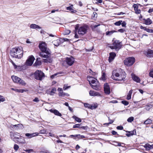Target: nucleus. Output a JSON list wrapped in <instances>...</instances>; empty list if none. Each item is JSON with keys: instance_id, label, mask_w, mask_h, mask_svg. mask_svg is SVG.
Returning <instances> with one entry per match:
<instances>
[{"instance_id": "nucleus-1", "label": "nucleus", "mask_w": 153, "mask_h": 153, "mask_svg": "<svg viewBox=\"0 0 153 153\" xmlns=\"http://www.w3.org/2000/svg\"><path fill=\"white\" fill-rule=\"evenodd\" d=\"M112 74V78L116 80H123L126 77L125 72L120 68L118 69L113 71Z\"/></svg>"}, {"instance_id": "nucleus-2", "label": "nucleus", "mask_w": 153, "mask_h": 153, "mask_svg": "<svg viewBox=\"0 0 153 153\" xmlns=\"http://www.w3.org/2000/svg\"><path fill=\"white\" fill-rule=\"evenodd\" d=\"M23 53V48L21 47L13 48L10 52L11 56L12 57L18 59L22 57Z\"/></svg>"}, {"instance_id": "nucleus-3", "label": "nucleus", "mask_w": 153, "mask_h": 153, "mask_svg": "<svg viewBox=\"0 0 153 153\" xmlns=\"http://www.w3.org/2000/svg\"><path fill=\"white\" fill-rule=\"evenodd\" d=\"M87 78L88 81L93 89L96 90H100L101 89V87L100 84L96 79L90 76H88Z\"/></svg>"}, {"instance_id": "nucleus-4", "label": "nucleus", "mask_w": 153, "mask_h": 153, "mask_svg": "<svg viewBox=\"0 0 153 153\" xmlns=\"http://www.w3.org/2000/svg\"><path fill=\"white\" fill-rule=\"evenodd\" d=\"M39 47L42 52H45V53L48 54H51V51L50 49L47 48V45L45 42L43 41L40 42Z\"/></svg>"}, {"instance_id": "nucleus-5", "label": "nucleus", "mask_w": 153, "mask_h": 153, "mask_svg": "<svg viewBox=\"0 0 153 153\" xmlns=\"http://www.w3.org/2000/svg\"><path fill=\"white\" fill-rule=\"evenodd\" d=\"M10 136L11 138L16 143H25V141H22L21 136L17 133H12L10 134Z\"/></svg>"}, {"instance_id": "nucleus-6", "label": "nucleus", "mask_w": 153, "mask_h": 153, "mask_svg": "<svg viewBox=\"0 0 153 153\" xmlns=\"http://www.w3.org/2000/svg\"><path fill=\"white\" fill-rule=\"evenodd\" d=\"M88 29L87 26H83L79 27L77 25L75 28L76 31L77 32L78 34L80 35H83L85 34Z\"/></svg>"}, {"instance_id": "nucleus-7", "label": "nucleus", "mask_w": 153, "mask_h": 153, "mask_svg": "<svg viewBox=\"0 0 153 153\" xmlns=\"http://www.w3.org/2000/svg\"><path fill=\"white\" fill-rule=\"evenodd\" d=\"M122 46L121 43L119 40H116L113 43L112 45L110 46L111 49H115L116 51L119 50Z\"/></svg>"}, {"instance_id": "nucleus-8", "label": "nucleus", "mask_w": 153, "mask_h": 153, "mask_svg": "<svg viewBox=\"0 0 153 153\" xmlns=\"http://www.w3.org/2000/svg\"><path fill=\"white\" fill-rule=\"evenodd\" d=\"M35 78L37 80H41L45 77V74L42 71L38 70L34 73Z\"/></svg>"}, {"instance_id": "nucleus-9", "label": "nucleus", "mask_w": 153, "mask_h": 153, "mask_svg": "<svg viewBox=\"0 0 153 153\" xmlns=\"http://www.w3.org/2000/svg\"><path fill=\"white\" fill-rule=\"evenodd\" d=\"M135 62V59L134 57H129L126 59L124 61V64L127 66L132 65Z\"/></svg>"}, {"instance_id": "nucleus-10", "label": "nucleus", "mask_w": 153, "mask_h": 153, "mask_svg": "<svg viewBox=\"0 0 153 153\" xmlns=\"http://www.w3.org/2000/svg\"><path fill=\"white\" fill-rule=\"evenodd\" d=\"M11 78L13 81L15 82L19 83L22 85H24L26 84L24 81L21 80L20 78L17 76H11Z\"/></svg>"}, {"instance_id": "nucleus-11", "label": "nucleus", "mask_w": 153, "mask_h": 153, "mask_svg": "<svg viewBox=\"0 0 153 153\" xmlns=\"http://www.w3.org/2000/svg\"><path fill=\"white\" fill-rule=\"evenodd\" d=\"M35 59V58L33 56H30L25 63V65L28 66L32 65Z\"/></svg>"}, {"instance_id": "nucleus-12", "label": "nucleus", "mask_w": 153, "mask_h": 153, "mask_svg": "<svg viewBox=\"0 0 153 153\" xmlns=\"http://www.w3.org/2000/svg\"><path fill=\"white\" fill-rule=\"evenodd\" d=\"M66 61L68 65L71 66L74 62V59L72 56L67 57L66 59Z\"/></svg>"}, {"instance_id": "nucleus-13", "label": "nucleus", "mask_w": 153, "mask_h": 153, "mask_svg": "<svg viewBox=\"0 0 153 153\" xmlns=\"http://www.w3.org/2000/svg\"><path fill=\"white\" fill-rule=\"evenodd\" d=\"M104 88L105 93L107 94H109L110 93V89L109 85L107 83L104 84Z\"/></svg>"}, {"instance_id": "nucleus-14", "label": "nucleus", "mask_w": 153, "mask_h": 153, "mask_svg": "<svg viewBox=\"0 0 153 153\" xmlns=\"http://www.w3.org/2000/svg\"><path fill=\"white\" fill-rule=\"evenodd\" d=\"M116 56V54L115 53L111 52L109 53V56L108 59V61L109 62H111L114 59Z\"/></svg>"}, {"instance_id": "nucleus-15", "label": "nucleus", "mask_w": 153, "mask_h": 153, "mask_svg": "<svg viewBox=\"0 0 153 153\" xmlns=\"http://www.w3.org/2000/svg\"><path fill=\"white\" fill-rule=\"evenodd\" d=\"M145 54L148 57H153V51L149 50L145 51Z\"/></svg>"}, {"instance_id": "nucleus-16", "label": "nucleus", "mask_w": 153, "mask_h": 153, "mask_svg": "<svg viewBox=\"0 0 153 153\" xmlns=\"http://www.w3.org/2000/svg\"><path fill=\"white\" fill-rule=\"evenodd\" d=\"M57 91H59V93L58 95L59 96H69L67 93H64L61 88H59L57 89Z\"/></svg>"}, {"instance_id": "nucleus-17", "label": "nucleus", "mask_w": 153, "mask_h": 153, "mask_svg": "<svg viewBox=\"0 0 153 153\" xmlns=\"http://www.w3.org/2000/svg\"><path fill=\"white\" fill-rule=\"evenodd\" d=\"M38 133L35 132L31 134L28 133H26L25 134V135L26 137H27L28 138H30L33 137L38 136Z\"/></svg>"}, {"instance_id": "nucleus-18", "label": "nucleus", "mask_w": 153, "mask_h": 153, "mask_svg": "<svg viewBox=\"0 0 153 153\" xmlns=\"http://www.w3.org/2000/svg\"><path fill=\"white\" fill-rule=\"evenodd\" d=\"M131 76L132 79L134 81L137 82H140V79L137 76H136L133 74H131Z\"/></svg>"}, {"instance_id": "nucleus-19", "label": "nucleus", "mask_w": 153, "mask_h": 153, "mask_svg": "<svg viewBox=\"0 0 153 153\" xmlns=\"http://www.w3.org/2000/svg\"><path fill=\"white\" fill-rule=\"evenodd\" d=\"M49 111L52 113L54 114L55 115H57L59 116H61L62 114L59 112L56 109H51L49 110Z\"/></svg>"}, {"instance_id": "nucleus-20", "label": "nucleus", "mask_w": 153, "mask_h": 153, "mask_svg": "<svg viewBox=\"0 0 153 153\" xmlns=\"http://www.w3.org/2000/svg\"><path fill=\"white\" fill-rule=\"evenodd\" d=\"M89 94L91 96H100V94L99 93L91 90L89 91Z\"/></svg>"}, {"instance_id": "nucleus-21", "label": "nucleus", "mask_w": 153, "mask_h": 153, "mask_svg": "<svg viewBox=\"0 0 153 153\" xmlns=\"http://www.w3.org/2000/svg\"><path fill=\"white\" fill-rule=\"evenodd\" d=\"M56 91V89L55 88H53L51 91H47L46 93L51 95H53L55 93Z\"/></svg>"}, {"instance_id": "nucleus-22", "label": "nucleus", "mask_w": 153, "mask_h": 153, "mask_svg": "<svg viewBox=\"0 0 153 153\" xmlns=\"http://www.w3.org/2000/svg\"><path fill=\"white\" fill-rule=\"evenodd\" d=\"M61 39H57L53 41L52 43L55 46L57 47L60 45Z\"/></svg>"}, {"instance_id": "nucleus-23", "label": "nucleus", "mask_w": 153, "mask_h": 153, "mask_svg": "<svg viewBox=\"0 0 153 153\" xmlns=\"http://www.w3.org/2000/svg\"><path fill=\"white\" fill-rule=\"evenodd\" d=\"M144 147L146 150H149L153 148V144L150 145L149 143H146L145 144Z\"/></svg>"}, {"instance_id": "nucleus-24", "label": "nucleus", "mask_w": 153, "mask_h": 153, "mask_svg": "<svg viewBox=\"0 0 153 153\" xmlns=\"http://www.w3.org/2000/svg\"><path fill=\"white\" fill-rule=\"evenodd\" d=\"M30 27L32 29H41V27L35 24H32L30 25Z\"/></svg>"}, {"instance_id": "nucleus-25", "label": "nucleus", "mask_w": 153, "mask_h": 153, "mask_svg": "<svg viewBox=\"0 0 153 153\" xmlns=\"http://www.w3.org/2000/svg\"><path fill=\"white\" fill-rule=\"evenodd\" d=\"M145 24L147 25H149L152 23V20L149 19L148 18L146 19H144Z\"/></svg>"}, {"instance_id": "nucleus-26", "label": "nucleus", "mask_w": 153, "mask_h": 153, "mask_svg": "<svg viewBox=\"0 0 153 153\" xmlns=\"http://www.w3.org/2000/svg\"><path fill=\"white\" fill-rule=\"evenodd\" d=\"M11 89L12 90L15 91L16 92L19 93H23L24 91H25V90L22 89H15L14 88H11Z\"/></svg>"}, {"instance_id": "nucleus-27", "label": "nucleus", "mask_w": 153, "mask_h": 153, "mask_svg": "<svg viewBox=\"0 0 153 153\" xmlns=\"http://www.w3.org/2000/svg\"><path fill=\"white\" fill-rule=\"evenodd\" d=\"M132 90H131L129 91L128 93V94L126 97V99L127 100H129L131 99V95L132 93Z\"/></svg>"}, {"instance_id": "nucleus-28", "label": "nucleus", "mask_w": 153, "mask_h": 153, "mask_svg": "<svg viewBox=\"0 0 153 153\" xmlns=\"http://www.w3.org/2000/svg\"><path fill=\"white\" fill-rule=\"evenodd\" d=\"M45 52H42V53H41L40 54V56L43 57L45 58H48L49 57V56L50 54H47V55L45 54Z\"/></svg>"}, {"instance_id": "nucleus-29", "label": "nucleus", "mask_w": 153, "mask_h": 153, "mask_svg": "<svg viewBox=\"0 0 153 153\" xmlns=\"http://www.w3.org/2000/svg\"><path fill=\"white\" fill-rule=\"evenodd\" d=\"M152 122V120L151 119L148 118L144 122L143 124L145 125H147L151 123Z\"/></svg>"}, {"instance_id": "nucleus-30", "label": "nucleus", "mask_w": 153, "mask_h": 153, "mask_svg": "<svg viewBox=\"0 0 153 153\" xmlns=\"http://www.w3.org/2000/svg\"><path fill=\"white\" fill-rule=\"evenodd\" d=\"M72 118L75 120L77 122L80 123L81 122V120L79 118L74 115L73 116Z\"/></svg>"}, {"instance_id": "nucleus-31", "label": "nucleus", "mask_w": 153, "mask_h": 153, "mask_svg": "<svg viewBox=\"0 0 153 153\" xmlns=\"http://www.w3.org/2000/svg\"><path fill=\"white\" fill-rule=\"evenodd\" d=\"M152 105L149 104L145 106V109L147 111H149L152 107Z\"/></svg>"}, {"instance_id": "nucleus-32", "label": "nucleus", "mask_w": 153, "mask_h": 153, "mask_svg": "<svg viewBox=\"0 0 153 153\" xmlns=\"http://www.w3.org/2000/svg\"><path fill=\"white\" fill-rule=\"evenodd\" d=\"M117 31H115V30H112L111 31H108L106 32V34L107 35H111L114 32H116Z\"/></svg>"}, {"instance_id": "nucleus-33", "label": "nucleus", "mask_w": 153, "mask_h": 153, "mask_svg": "<svg viewBox=\"0 0 153 153\" xmlns=\"http://www.w3.org/2000/svg\"><path fill=\"white\" fill-rule=\"evenodd\" d=\"M100 79L103 81H105L106 79V75L104 73H102Z\"/></svg>"}, {"instance_id": "nucleus-34", "label": "nucleus", "mask_w": 153, "mask_h": 153, "mask_svg": "<svg viewBox=\"0 0 153 153\" xmlns=\"http://www.w3.org/2000/svg\"><path fill=\"white\" fill-rule=\"evenodd\" d=\"M52 61V59H50L48 58H47V59H44L43 60L44 62L46 63H51V62Z\"/></svg>"}, {"instance_id": "nucleus-35", "label": "nucleus", "mask_w": 153, "mask_h": 153, "mask_svg": "<svg viewBox=\"0 0 153 153\" xmlns=\"http://www.w3.org/2000/svg\"><path fill=\"white\" fill-rule=\"evenodd\" d=\"M121 144L124 145V144L123 143H120L119 142H116L115 143L114 145L116 146H123Z\"/></svg>"}, {"instance_id": "nucleus-36", "label": "nucleus", "mask_w": 153, "mask_h": 153, "mask_svg": "<svg viewBox=\"0 0 153 153\" xmlns=\"http://www.w3.org/2000/svg\"><path fill=\"white\" fill-rule=\"evenodd\" d=\"M134 120V117H129V118H128V119L127 121L128 122L131 123Z\"/></svg>"}, {"instance_id": "nucleus-37", "label": "nucleus", "mask_w": 153, "mask_h": 153, "mask_svg": "<svg viewBox=\"0 0 153 153\" xmlns=\"http://www.w3.org/2000/svg\"><path fill=\"white\" fill-rule=\"evenodd\" d=\"M94 1V3L96 4H98L99 3H101L102 2V0H93Z\"/></svg>"}, {"instance_id": "nucleus-38", "label": "nucleus", "mask_w": 153, "mask_h": 153, "mask_svg": "<svg viewBox=\"0 0 153 153\" xmlns=\"http://www.w3.org/2000/svg\"><path fill=\"white\" fill-rule=\"evenodd\" d=\"M122 22V21H117L115 22L114 23V25L116 26H120Z\"/></svg>"}, {"instance_id": "nucleus-39", "label": "nucleus", "mask_w": 153, "mask_h": 153, "mask_svg": "<svg viewBox=\"0 0 153 153\" xmlns=\"http://www.w3.org/2000/svg\"><path fill=\"white\" fill-rule=\"evenodd\" d=\"M133 7H134L135 11H136V10H138V6L136 4H134L133 6Z\"/></svg>"}, {"instance_id": "nucleus-40", "label": "nucleus", "mask_w": 153, "mask_h": 153, "mask_svg": "<svg viewBox=\"0 0 153 153\" xmlns=\"http://www.w3.org/2000/svg\"><path fill=\"white\" fill-rule=\"evenodd\" d=\"M60 74H61V73H60V72H58V73H56L55 74L53 75H52L51 76V77L52 79H53V78H55L56 76Z\"/></svg>"}, {"instance_id": "nucleus-41", "label": "nucleus", "mask_w": 153, "mask_h": 153, "mask_svg": "<svg viewBox=\"0 0 153 153\" xmlns=\"http://www.w3.org/2000/svg\"><path fill=\"white\" fill-rule=\"evenodd\" d=\"M97 107V105H90V108L91 109H93L96 108Z\"/></svg>"}, {"instance_id": "nucleus-42", "label": "nucleus", "mask_w": 153, "mask_h": 153, "mask_svg": "<svg viewBox=\"0 0 153 153\" xmlns=\"http://www.w3.org/2000/svg\"><path fill=\"white\" fill-rule=\"evenodd\" d=\"M79 134H76V135H70L69 136V137H73L74 138H75L76 137H79Z\"/></svg>"}, {"instance_id": "nucleus-43", "label": "nucleus", "mask_w": 153, "mask_h": 153, "mask_svg": "<svg viewBox=\"0 0 153 153\" xmlns=\"http://www.w3.org/2000/svg\"><path fill=\"white\" fill-rule=\"evenodd\" d=\"M121 102L122 103H123V104L125 105H128L129 104L128 102L126 101H121Z\"/></svg>"}, {"instance_id": "nucleus-44", "label": "nucleus", "mask_w": 153, "mask_h": 153, "mask_svg": "<svg viewBox=\"0 0 153 153\" xmlns=\"http://www.w3.org/2000/svg\"><path fill=\"white\" fill-rule=\"evenodd\" d=\"M13 148L16 151H17L19 148V146L16 144L14 145Z\"/></svg>"}, {"instance_id": "nucleus-45", "label": "nucleus", "mask_w": 153, "mask_h": 153, "mask_svg": "<svg viewBox=\"0 0 153 153\" xmlns=\"http://www.w3.org/2000/svg\"><path fill=\"white\" fill-rule=\"evenodd\" d=\"M46 132V131L45 129H43L39 131V133L41 134H45Z\"/></svg>"}, {"instance_id": "nucleus-46", "label": "nucleus", "mask_w": 153, "mask_h": 153, "mask_svg": "<svg viewBox=\"0 0 153 153\" xmlns=\"http://www.w3.org/2000/svg\"><path fill=\"white\" fill-rule=\"evenodd\" d=\"M70 87V86H67V85L66 84H65L64 85V87H63V90H65L66 89H67L68 88Z\"/></svg>"}, {"instance_id": "nucleus-47", "label": "nucleus", "mask_w": 153, "mask_h": 153, "mask_svg": "<svg viewBox=\"0 0 153 153\" xmlns=\"http://www.w3.org/2000/svg\"><path fill=\"white\" fill-rule=\"evenodd\" d=\"M73 5H71L70 6L68 7H66V9L67 10H69L71 11L73 9Z\"/></svg>"}, {"instance_id": "nucleus-48", "label": "nucleus", "mask_w": 153, "mask_h": 153, "mask_svg": "<svg viewBox=\"0 0 153 153\" xmlns=\"http://www.w3.org/2000/svg\"><path fill=\"white\" fill-rule=\"evenodd\" d=\"M149 75L150 77L153 78V69L151 70L149 73Z\"/></svg>"}, {"instance_id": "nucleus-49", "label": "nucleus", "mask_w": 153, "mask_h": 153, "mask_svg": "<svg viewBox=\"0 0 153 153\" xmlns=\"http://www.w3.org/2000/svg\"><path fill=\"white\" fill-rule=\"evenodd\" d=\"M80 124H76L75 125H74L73 128H80Z\"/></svg>"}, {"instance_id": "nucleus-50", "label": "nucleus", "mask_w": 153, "mask_h": 153, "mask_svg": "<svg viewBox=\"0 0 153 153\" xmlns=\"http://www.w3.org/2000/svg\"><path fill=\"white\" fill-rule=\"evenodd\" d=\"M84 106L86 108H90V105L88 103H84Z\"/></svg>"}, {"instance_id": "nucleus-51", "label": "nucleus", "mask_w": 153, "mask_h": 153, "mask_svg": "<svg viewBox=\"0 0 153 153\" xmlns=\"http://www.w3.org/2000/svg\"><path fill=\"white\" fill-rule=\"evenodd\" d=\"M121 24L122 26L123 27H125L126 25V23L125 21L122 22Z\"/></svg>"}, {"instance_id": "nucleus-52", "label": "nucleus", "mask_w": 153, "mask_h": 153, "mask_svg": "<svg viewBox=\"0 0 153 153\" xmlns=\"http://www.w3.org/2000/svg\"><path fill=\"white\" fill-rule=\"evenodd\" d=\"M125 31V30L122 29H120L118 30V31L121 33H124Z\"/></svg>"}, {"instance_id": "nucleus-53", "label": "nucleus", "mask_w": 153, "mask_h": 153, "mask_svg": "<svg viewBox=\"0 0 153 153\" xmlns=\"http://www.w3.org/2000/svg\"><path fill=\"white\" fill-rule=\"evenodd\" d=\"M117 128L118 130H122L123 129V127L122 126H118Z\"/></svg>"}, {"instance_id": "nucleus-54", "label": "nucleus", "mask_w": 153, "mask_h": 153, "mask_svg": "<svg viewBox=\"0 0 153 153\" xmlns=\"http://www.w3.org/2000/svg\"><path fill=\"white\" fill-rule=\"evenodd\" d=\"M141 13V10H140L138 9L135 11V13L137 14H140Z\"/></svg>"}, {"instance_id": "nucleus-55", "label": "nucleus", "mask_w": 153, "mask_h": 153, "mask_svg": "<svg viewBox=\"0 0 153 153\" xmlns=\"http://www.w3.org/2000/svg\"><path fill=\"white\" fill-rule=\"evenodd\" d=\"M131 132H129L128 133H127L126 134V135L128 137H130L133 134H130Z\"/></svg>"}, {"instance_id": "nucleus-56", "label": "nucleus", "mask_w": 153, "mask_h": 153, "mask_svg": "<svg viewBox=\"0 0 153 153\" xmlns=\"http://www.w3.org/2000/svg\"><path fill=\"white\" fill-rule=\"evenodd\" d=\"M12 63L13 64V65L15 69H16L17 68V67H18V66L17 65H16L15 64V63H14V62H12Z\"/></svg>"}, {"instance_id": "nucleus-57", "label": "nucleus", "mask_w": 153, "mask_h": 153, "mask_svg": "<svg viewBox=\"0 0 153 153\" xmlns=\"http://www.w3.org/2000/svg\"><path fill=\"white\" fill-rule=\"evenodd\" d=\"M33 101L35 102H38L39 101V100L38 98L36 97L33 100Z\"/></svg>"}, {"instance_id": "nucleus-58", "label": "nucleus", "mask_w": 153, "mask_h": 153, "mask_svg": "<svg viewBox=\"0 0 153 153\" xmlns=\"http://www.w3.org/2000/svg\"><path fill=\"white\" fill-rule=\"evenodd\" d=\"M100 24H98L97 25H94V26L92 27V28L93 29H94L95 28H96L98 26H100Z\"/></svg>"}, {"instance_id": "nucleus-59", "label": "nucleus", "mask_w": 153, "mask_h": 153, "mask_svg": "<svg viewBox=\"0 0 153 153\" xmlns=\"http://www.w3.org/2000/svg\"><path fill=\"white\" fill-rule=\"evenodd\" d=\"M24 151L26 152H27L28 153H29L31 151H33V150L32 149H28V150L26 149V150H24Z\"/></svg>"}, {"instance_id": "nucleus-60", "label": "nucleus", "mask_w": 153, "mask_h": 153, "mask_svg": "<svg viewBox=\"0 0 153 153\" xmlns=\"http://www.w3.org/2000/svg\"><path fill=\"white\" fill-rule=\"evenodd\" d=\"M146 31L149 33H151V32H152V29H149V28H147L146 30Z\"/></svg>"}, {"instance_id": "nucleus-61", "label": "nucleus", "mask_w": 153, "mask_h": 153, "mask_svg": "<svg viewBox=\"0 0 153 153\" xmlns=\"http://www.w3.org/2000/svg\"><path fill=\"white\" fill-rule=\"evenodd\" d=\"M5 99L3 97L0 98V102H4L5 101Z\"/></svg>"}, {"instance_id": "nucleus-62", "label": "nucleus", "mask_w": 153, "mask_h": 153, "mask_svg": "<svg viewBox=\"0 0 153 153\" xmlns=\"http://www.w3.org/2000/svg\"><path fill=\"white\" fill-rule=\"evenodd\" d=\"M85 137L84 136L82 135H80L79 134V137H78V138H84Z\"/></svg>"}, {"instance_id": "nucleus-63", "label": "nucleus", "mask_w": 153, "mask_h": 153, "mask_svg": "<svg viewBox=\"0 0 153 153\" xmlns=\"http://www.w3.org/2000/svg\"><path fill=\"white\" fill-rule=\"evenodd\" d=\"M89 73H91V74L92 75H94L95 74L94 73H93L91 70L90 69H89Z\"/></svg>"}, {"instance_id": "nucleus-64", "label": "nucleus", "mask_w": 153, "mask_h": 153, "mask_svg": "<svg viewBox=\"0 0 153 153\" xmlns=\"http://www.w3.org/2000/svg\"><path fill=\"white\" fill-rule=\"evenodd\" d=\"M152 12H153V8H150L148 11V12L150 13Z\"/></svg>"}]
</instances>
